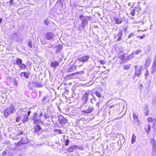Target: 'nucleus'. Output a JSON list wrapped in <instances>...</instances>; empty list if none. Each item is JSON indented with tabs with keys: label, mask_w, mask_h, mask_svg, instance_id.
Masks as SVG:
<instances>
[{
	"label": "nucleus",
	"mask_w": 156,
	"mask_h": 156,
	"mask_svg": "<svg viewBox=\"0 0 156 156\" xmlns=\"http://www.w3.org/2000/svg\"><path fill=\"white\" fill-rule=\"evenodd\" d=\"M22 134H23L22 132L21 131H18V133H17V135H22Z\"/></svg>",
	"instance_id": "obj_45"
},
{
	"label": "nucleus",
	"mask_w": 156,
	"mask_h": 156,
	"mask_svg": "<svg viewBox=\"0 0 156 156\" xmlns=\"http://www.w3.org/2000/svg\"><path fill=\"white\" fill-rule=\"evenodd\" d=\"M28 116H29V115H27V113L24 114L23 115V118L22 119V121L23 123H25V122L28 121L29 120V118Z\"/></svg>",
	"instance_id": "obj_12"
},
{
	"label": "nucleus",
	"mask_w": 156,
	"mask_h": 156,
	"mask_svg": "<svg viewBox=\"0 0 156 156\" xmlns=\"http://www.w3.org/2000/svg\"><path fill=\"white\" fill-rule=\"evenodd\" d=\"M136 136H135V135L134 134H133L132 135V140H131V143L132 144H133L136 141Z\"/></svg>",
	"instance_id": "obj_22"
},
{
	"label": "nucleus",
	"mask_w": 156,
	"mask_h": 156,
	"mask_svg": "<svg viewBox=\"0 0 156 156\" xmlns=\"http://www.w3.org/2000/svg\"><path fill=\"white\" fill-rule=\"evenodd\" d=\"M145 130H146V132L147 134H148L150 132L151 129V126L150 124L148 125L147 127H145Z\"/></svg>",
	"instance_id": "obj_21"
},
{
	"label": "nucleus",
	"mask_w": 156,
	"mask_h": 156,
	"mask_svg": "<svg viewBox=\"0 0 156 156\" xmlns=\"http://www.w3.org/2000/svg\"><path fill=\"white\" fill-rule=\"evenodd\" d=\"M94 110V108L93 107H91L90 108H88V113L91 112Z\"/></svg>",
	"instance_id": "obj_36"
},
{
	"label": "nucleus",
	"mask_w": 156,
	"mask_h": 156,
	"mask_svg": "<svg viewBox=\"0 0 156 156\" xmlns=\"http://www.w3.org/2000/svg\"><path fill=\"white\" fill-rule=\"evenodd\" d=\"M22 118V117L21 116H20L17 117L16 119V121L17 122H18L20 121V120Z\"/></svg>",
	"instance_id": "obj_39"
},
{
	"label": "nucleus",
	"mask_w": 156,
	"mask_h": 156,
	"mask_svg": "<svg viewBox=\"0 0 156 156\" xmlns=\"http://www.w3.org/2000/svg\"><path fill=\"white\" fill-rule=\"evenodd\" d=\"M112 106H112H112H111L110 107V108H111Z\"/></svg>",
	"instance_id": "obj_61"
},
{
	"label": "nucleus",
	"mask_w": 156,
	"mask_h": 156,
	"mask_svg": "<svg viewBox=\"0 0 156 156\" xmlns=\"http://www.w3.org/2000/svg\"><path fill=\"white\" fill-rule=\"evenodd\" d=\"M69 140L68 139L66 140L65 142V145L66 146H68L69 144Z\"/></svg>",
	"instance_id": "obj_43"
},
{
	"label": "nucleus",
	"mask_w": 156,
	"mask_h": 156,
	"mask_svg": "<svg viewBox=\"0 0 156 156\" xmlns=\"http://www.w3.org/2000/svg\"><path fill=\"white\" fill-rule=\"evenodd\" d=\"M138 116V115L135 113L133 114V118L134 120V123L137 125H139L140 123Z\"/></svg>",
	"instance_id": "obj_7"
},
{
	"label": "nucleus",
	"mask_w": 156,
	"mask_h": 156,
	"mask_svg": "<svg viewBox=\"0 0 156 156\" xmlns=\"http://www.w3.org/2000/svg\"><path fill=\"white\" fill-rule=\"evenodd\" d=\"M36 87H40V85H36Z\"/></svg>",
	"instance_id": "obj_57"
},
{
	"label": "nucleus",
	"mask_w": 156,
	"mask_h": 156,
	"mask_svg": "<svg viewBox=\"0 0 156 156\" xmlns=\"http://www.w3.org/2000/svg\"><path fill=\"white\" fill-rule=\"evenodd\" d=\"M34 130L35 132L38 134H40L41 132V128L39 125H36L35 127Z\"/></svg>",
	"instance_id": "obj_10"
},
{
	"label": "nucleus",
	"mask_w": 156,
	"mask_h": 156,
	"mask_svg": "<svg viewBox=\"0 0 156 156\" xmlns=\"http://www.w3.org/2000/svg\"><path fill=\"white\" fill-rule=\"evenodd\" d=\"M154 61L156 62V55H155L154 57Z\"/></svg>",
	"instance_id": "obj_52"
},
{
	"label": "nucleus",
	"mask_w": 156,
	"mask_h": 156,
	"mask_svg": "<svg viewBox=\"0 0 156 156\" xmlns=\"http://www.w3.org/2000/svg\"><path fill=\"white\" fill-rule=\"evenodd\" d=\"M115 23L117 24H119L122 23V20L121 19L118 17H115L114 18Z\"/></svg>",
	"instance_id": "obj_14"
},
{
	"label": "nucleus",
	"mask_w": 156,
	"mask_h": 156,
	"mask_svg": "<svg viewBox=\"0 0 156 156\" xmlns=\"http://www.w3.org/2000/svg\"><path fill=\"white\" fill-rule=\"evenodd\" d=\"M49 115L47 114H43V117H41L42 119H45L47 118H49Z\"/></svg>",
	"instance_id": "obj_23"
},
{
	"label": "nucleus",
	"mask_w": 156,
	"mask_h": 156,
	"mask_svg": "<svg viewBox=\"0 0 156 156\" xmlns=\"http://www.w3.org/2000/svg\"><path fill=\"white\" fill-rule=\"evenodd\" d=\"M147 48V51L148 52H149L151 50V47L150 45H148L146 46Z\"/></svg>",
	"instance_id": "obj_34"
},
{
	"label": "nucleus",
	"mask_w": 156,
	"mask_h": 156,
	"mask_svg": "<svg viewBox=\"0 0 156 156\" xmlns=\"http://www.w3.org/2000/svg\"><path fill=\"white\" fill-rule=\"evenodd\" d=\"M15 137H13V139L14 140H15Z\"/></svg>",
	"instance_id": "obj_62"
},
{
	"label": "nucleus",
	"mask_w": 156,
	"mask_h": 156,
	"mask_svg": "<svg viewBox=\"0 0 156 156\" xmlns=\"http://www.w3.org/2000/svg\"><path fill=\"white\" fill-rule=\"evenodd\" d=\"M80 73V72H77L76 73H72L71 74H69L68 75V76H73V75H75V74H79Z\"/></svg>",
	"instance_id": "obj_42"
},
{
	"label": "nucleus",
	"mask_w": 156,
	"mask_h": 156,
	"mask_svg": "<svg viewBox=\"0 0 156 156\" xmlns=\"http://www.w3.org/2000/svg\"><path fill=\"white\" fill-rule=\"evenodd\" d=\"M100 62L101 64L102 65L104 64L105 63V62L104 61V60H101L100 61Z\"/></svg>",
	"instance_id": "obj_47"
},
{
	"label": "nucleus",
	"mask_w": 156,
	"mask_h": 156,
	"mask_svg": "<svg viewBox=\"0 0 156 156\" xmlns=\"http://www.w3.org/2000/svg\"><path fill=\"white\" fill-rule=\"evenodd\" d=\"M151 143L152 146V154L153 155H156V140L152 138L151 139Z\"/></svg>",
	"instance_id": "obj_3"
},
{
	"label": "nucleus",
	"mask_w": 156,
	"mask_h": 156,
	"mask_svg": "<svg viewBox=\"0 0 156 156\" xmlns=\"http://www.w3.org/2000/svg\"><path fill=\"white\" fill-rule=\"evenodd\" d=\"M120 139L118 140V143L120 142L121 144L122 143H124L125 141V138L124 136L122 134H120L119 135Z\"/></svg>",
	"instance_id": "obj_17"
},
{
	"label": "nucleus",
	"mask_w": 156,
	"mask_h": 156,
	"mask_svg": "<svg viewBox=\"0 0 156 156\" xmlns=\"http://www.w3.org/2000/svg\"><path fill=\"white\" fill-rule=\"evenodd\" d=\"M58 121L61 124H65L66 122V119L62 115H60L58 117Z\"/></svg>",
	"instance_id": "obj_8"
},
{
	"label": "nucleus",
	"mask_w": 156,
	"mask_h": 156,
	"mask_svg": "<svg viewBox=\"0 0 156 156\" xmlns=\"http://www.w3.org/2000/svg\"><path fill=\"white\" fill-rule=\"evenodd\" d=\"M87 94L86 93H85V96L83 97L82 98V100L83 101H86V102L84 103V104H85L86 103V102H87V99L88 96H87Z\"/></svg>",
	"instance_id": "obj_28"
},
{
	"label": "nucleus",
	"mask_w": 156,
	"mask_h": 156,
	"mask_svg": "<svg viewBox=\"0 0 156 156\" xmlns=\"http://www.w3.org/2000/svg\"><path fill=\"white\" fill-rule=\"evenodd\" d=\"M134 33H131L130 34H129L128 36V38H130L131 37H133L134 36Z\"/></svg>",
	"instance_id": "obj_38"
},
{
	"label": "nucleus",
	"mask_w": 156,
	"mask_h": 156,
	"mask_svg": "<svg viewBox=\"0 0 156 156\" xmlns=\"http://www.w3.org/2000/svg\"><path fill=\"white\" fill-rule=\"evenodd\" d=\"M85 106H86V107H86V105H83L82 106V108H84V107Z\"/></svg>",
	"instance_id": "obj_59"
},
{
	"label": "nucleus",
	"mask_w": 156,
	"mask_h": 156,
	"mask_svg": "<svg viewBox=\"0 0 156 156\" xmlns=\"http://www.w3.org/2000/svg\"><path fill=\"white\" fill-rule=\"evenodd\" d=\"M66 93H68L69 92V90H65Z\"/></svg>",
	"instance_id": "obj_56"
},
{
	"label": "nucleus",
	"mask_w": 156,
	"mask_h": 156,
	"mask_svg": "<svg viewBox=\"0 0 156 156\" xmlns=\"http://www.w3.org/2000/svg\"><path fill=\"white\" fill-rule=\"evenodd\" d=\"M43 114L42 113H40L39 115L35 113L33 118L34 123L35 124L42 123L43 119H42L41 117H43Z\"/></svg>",
	"instance_id": "obj_1"
},
{
	"label": "nucleus",
	"mask_w": 156,
	"mask_h": 156,
	"mask_svg": "<svg viewBox=\"0 0 156 156\" xmlns=\"http://www.w3.org/2000/svg\"><path fill=\"white\" fill-rule=\"evenodd\" d=\"M82 16H80V18H81V17Z\"/></svg>",
	"instance_id": "obj_63"
},
{
	"label": "nucleus",
	"mask_w": 156,
	"mask_h": 156,
	"mask_svg": "<svg viewBox=\"0 0 156 156\" xmlns=\"http://www.w3.org/2000/svg\"><path fill=\"white\" fill-rule=\"evenodd\" d=\"M30 73L28 72H22L20 74V75L22 77H24L26 78H28Z\"/></svg>",
	"instance_id": "obj_11"
},
{
	"label": "nucleus",
	"mask_w": 156,
	"mask_h": 156,
	"mask_svg": "<svg viewBox=\"0 0 156 156\" xmlns=\"http://www.w3.org/2000/svg\"><path fill=\"white\" fill-rule=\"evenodd\" d=\"M44 98H43V100L44 99Z\"/></svg>",
	"instance_id": "obj_64"
},
{
	"label": "nucleus",
	"mask_w": 156,
	"mask_h": 156,
	"mask_svg": "<svg viewBox=\"0 0 156 156\" xmlns=\"http://www.w3.org/2000/svg\"><path fill=\"white\" fill-rule=\"evenodd\" d=\"M125 58V54H123L121 55L119 57L120 60H122V61H123V59Z\"/></svg>",
	"instance_id": "obj_30"
},
{
	"label": "nucleus",
	"mask_w": 156,
	"mask_h": 156,
	"mask_svg": "<svg viewBox=\"0 0 156 156\" xmlns=\"http://www.w3.org/2000/svg\"><path fill=\"white\" fill-rule=\"evenodd\" d=\"M128 5L129 6H131V7H132V8H133L134 5V4L133 2L131 3L130 2H129L128 3Z\"/></svg>",
	"instance_id": "obj_37"
},
{
	"label": "nucleus",
	"mask_w": 156,
	"mask_h": 156,
	"mask_svg": "<svg viewBox=\"0 0 156 156\" xmlns=\"http://www.w3.org/2000/svg\"><path fill=\"white\" fill-rule=\"evenodd\" d=\"M142 66H141L139 67L137 65H135L134 68L135 69V76H139L141 75V72Z\"/></svg>",
	"instance_id": "obj_4"
},
{
	"label": "nucleus",
	"mask_w": 156,
	"mask_h": 156,
	"mask_svg": "<svg viewBox=\"0 0 156 156\" xmlns=\"http://www.w3.org/2000/svg\"><path fill=\"white\" fill-rule=\"evenodd\" d=\"M27 45L30 48L32 47V43L31 41H29Z\"/></svg>",
	"instance_id": "obj_32"
},
{
	"label": "nucleus",
	"mask_w": 156,
	"mask_h": 156,
	"mask_svg": "<svg viewBox=\"0 0 156 156\" xmlns=\"http://www.w3.org/2000/svg\"><path fill=\"white\" fill-rule=\"evenodd\" d=\"M149 64H149V61L147 60L146 61V62H145V65H146V66H147V65H149Z\"/></svg>",
	"instance_id": "obj_49"
},
{
	"label": "nucleus",
	"mask_w": 156,
	"mask_h": 156,
	"mask_svg": "<svg viewBox=\"0 0 156 156\" xmlns=\"http://www.w3.org/2000/svg\"><path fill=\"white\" fill-rule=\"evenodd\" d=\"M123 29L124 31H126L127 30V28L126 27H124Z\"/></svg>",
	"instance_id": "obj_53"
},
{
	"label": "nucleus",
	"mask_w": 156,
	"mask_h": 156,
	"mask_svg": "<svg viewBox=\"0 0 156 156\" xmlns=\"http://www.w3.org/2000/svg\"><path fill=\"white\" fill-rule=\"evenodd\" d=\"M82 147H79L75 145L69 148L67 151H68L69 152H73L75 149H80Z\"/></svg>",
	"instance_id": "obj_9"
},
{
	"label": "nucleus",
	"mask_w": 156,
	"mask_h": 156,
	"mask_svg": "<svg viewBox=\"0 0 156 156\" xmlns=\"http://www.w3.org/2000/svg\"><path fill=\"white\" fill-rule=\"evenodd\" d=\"M48 20L47 19H46L44 22V24H45L46 26H47L48 25Z\"/></svg>",
	"instance_id": "obj_44"
},
{
	"label": "nucleus",
	"mask_w": 156,
	"mask_h": 156,
	"mask_svg": "<svg viewBox=\"0 0 156 156\" xmlns=\"http://www.w3.org/2000/svg\"><path fill=\"white\" fill-rule=\"evenodd\" d=\"M15 107L12 105H10L4 111V115L5 118H7L11 114H12L15 110Z\"/></svg>",
	"instance_id": "obj_2"
},
{
	"label": "nucleus",
	"mask_w": 156,
	"mask_h": 156,
	"mask_svg": "<svg viewBox=\"0 0 156 156\" xmlns=\"http://www.w3.org/2000/svg\"><path fill=\"white\" fill-rule=\"evenodd\" d=\"M88 59V56L86 55L78 58V60L83 62H86Z\"/></svg>",
	"instance_id": "obj_15"
},
{
	"label": "nucleus",
	"mask_w": 156,
	"mask_h": 156,
	"mask_svg": "<svg viewBox=\"0 0 156 156\" xmlns=\"http://www.w3.org/2000/svg\"><path fill=\"white\" fill-rule=\"evenodd\" d=\"M130 65L129 64L128 65H125L124 66L123 68L125 69H129L130 67Z\"/></svg>",
	"instance_id": "obj_31"
},
{
	"label": "nucleus",
	"mask_w": 156,
	"mask_h": 156,
	"mask_svg": "<svg viewBox=\"0 0 156 156\" xmlns=\"http://www.w3.org/2000/svg\"><path fill=\"white\" fill-rule=\"evenodd\" d=\"M15 85L17 86V83H15Z\"/></svg>",
	"instance_id": "obj_60"
},
{
	"label": "nucleus",
	"mask_w": 156,
	"mask_h": 156,
	"mask_svg": "<svg viewBox=\"0 0 156 156\" xmlns=\"http://www.w3.org/2000/svg\"><path fill=\"white\" fill-rule=\"evenodd\" d=\"M59 65V62L56 61H54L51 62L50 63L51 66L54 68L58 66Z\"/></svg>",
	"instance_id": "obj_13"
},
{
	"label": "nucleus",
	"mask_w": 156,
	"mask_h": 156,
	"mask_svg": "<svg viewBox=\"0 0 156 156\" xmlns=\"http://www.w3.org/2000/svg\"><path fill=\"white\" fill-rule=\"evenodd\" d=\"M87 21L86 20H84L82 21V27H84L87 24Z\"/></svg>",
	"instance_id": "obj_29"
},
{
	"label": "nucleus",
	"mask_w": 156,
	"mask_h": 156,
	"mask_svg": "<svg viewBox=\"0 0 156 156\" xmlns=\"http://www.w3.org/2000/svg\"><path fill=\"white\" fill-rule=\"evenodd\" d=\"M144 114L146 116L148 115L149 112L148 108L147 105H145V108L144 109Z\"/></svg>",
	"instance_id": "obj_18"
},
{
	"label": "nucleus",
	"mask_w": 156,
	"mask_h": 156,
	"mask_svg": "<svg viewBox=\"0 0 156 156\" xmlns=\"http://www.w3.org/2000/svg\"><path fill=\"white\" fill-rule=\"evenodd\" d=\"M141 51L140 49H138L136 51H135L133 52V54L134 55H138L140 53H141Z\"/></svg>",
	"instance_id": "obj_24"
},
{
	"label": "nucleus",
	"mask_w": 156,
	"mask_h": 156,
	"mask_svg": "<svg viewBox=\"0 0 156 156\" xmlns=\"http://www.w3.org/2000/svg\"><path fill=\"white\" fill-rule=\"evenodd\" d=\"M148 70H147V72H146L145 74V77H147L148 76V74H149V73L148 72Z\"/></svg>",
	"instance_id": "obj_46"
},
{
	"label": "nucleus",
	"mask_w": 156,
	"mask_h": 156,
	"mask_svg": "<svg viewBox=\"0 0 156 156\" xmlns=\"http://www.w3.org/2000/svg\"><path fill=\"white\" fill-rule=\"evenodd\" d=\"M27 67V66L26 65L23 64H21L20 66V68H21L22 69L24 70Z\"/></svg>",
	"instance_id": "obj_27"
},
{
	"label": "nucleus",
	"mask_w": 156,
	"mask_h": 156,
	"mask_svg": "<svg viewBox=\"0 0 156 156\" xmlns=\"http://www.w3.org/2000/svg\"><path fill=\"white\" fill-rule=\"evenodd\" d=\"M76 69V67L74 65H71L69 66L68 71L69 72H72L74 71Z\"/></svg>",
	"instance_id": "obj_16"
},
{
	"label": "nucleus",
	"mask_w": 156,
	"mask_h": 156,
	"mask_svg": "<svg viewBox=\"0 0 156 156\" xmlns=\"http://www.w3.org/2000/svg\"><path fill=\"white\" fill-rule=\"evenodd\" d=\"M117 83L118 85H121L122 84V81L121 80H118L117 81Z\"/></svg>",
	"instance_id": "obj_41"
},
{
	"label": "nucleus",
	"mask_w": 156,
	"mask_h": 156,
	"mask_svg": "<svg viewBox=\"0 0 156 156\" xmlns=\"http://www.w3.org/2000/svg\"><path fill=\"white\" fill-rule=\"evenodd\" d=\"M6 154H7V151H5V150H4L3 151V152L2 155H5Z\"/></svg>",
	"instance_id": "obj_48"
},
{
	"label": "nucleus",
	"mask_w": 156,
	"mask_h": 156,
	"mask_svg": "<svg viewBox=\"0 0 156 156\" xmlns=\"http://www.w3.org/2000/svg\"><path fill=\"white\" fill-rule=\"evenodd\" d=\"M144 36H141L140 37V39H142L144 38Z\"/></svg>",
	"instance_id": "obj_54"
},
{
	"label": "nucleus",
	"mask_w": 156,
	"mask_h": 156,
	"mask_svg": "<svg viewBox=\"0 0 156 156\" xmlns=\"http://www.w3.org/2000/svg\"><path fill=\"white\" fill-rule=\"evenodd\" d=\"M153 120H154V119L151 118L149 117L147 119V121L149 122H153Z\"/></svg>",
	"instance_id": "obj_40"
},
{
	"label": "nucleus",
	"mask_w": 156,
	"mask_h": 156,
	"mask_svg": "<svg viewBox=\"0 0 156 156\" xmlns=\"http://www.w3.org/2000/svg\"><path fill=\"white\" fill-rule=\"evenodd\" d=\"M54 37L53 33L51 32H48L45 35V38L48 40L52 39Z\"/></svg>",
	"instance_id": "obj_6"
},
{
	"label": "nucleus",
	"mask_w": 156,
	"mask_h": 156,
	"mask_svg": "<svg viewBox=\"0 0 156 156\" xmlns=\"http://www.w3.org/2000/svg\"><path fill=\"white\" fill-rule=\"evenodd\" d=\"M122 35V30H121L119 31V33L117 35V36L118 37V39L117 40L118 41H120L121 39V36Z\"/></svg>",
	"instance_id": "obj_19"
},
{
	"label": "nucleus",
	"mask_w": 156,
	"mask_h": 156,
	"mask_svg": "<svg viewBox=\"0 0 156 156\" xmlns=\"http://www.w3.org/2000/svg\"><path fill=\"white\" fill-rule=\"evenodd\" d=\"M88 20H90L91 19V17H90L89 16H88Z\"/></svg>",
	"instance_id": "obj_58"
},
{
	"label": "nucleus",
	"mask_w": 156,
	"mask_h": 156,
	"mask_svg": "<svg viewBox=\"0 0 156 156\" xmlns=\"http://www.w3.org/2000/svg\"><path fill=\"white\" fill-rule=\"evenodd\" d=\"M153 66H156V62L154 61V62L152 65Z\"/></svg>",
	"instance_id": "obj_51"
},
{
	"label": "nucleus",
	"mask_w": 156,
	"mask_h": 156,
	"mask_svg": "<svg viewBox=\"0 0 156 156\" xmlns=\"http://www.w3.org/2000/svg\"><path fill=\"white\" fill-rule=\"evenodd\" d=\"M56 47L57 48V49L56 50V52L57 53H58L62 49V45H59L56 46Z\"/></svg>",
	"instance_id": "obj_20"
},
{
	"label": "nucleus",
	"mask_w": 156,
	"mask_h": 156,
	"mask_svg": "<svg viewBox=\"0 0 156 156\" xmlns=\"http://www.w3.org/2000/svg\"><path fill=\"white\" fill-rule=\"evenodd\" d=\"M13 2V1L12 0H10V4H11Z\"/></svg>",
	"instance_id": "obj_55"
},
{
	"label": "nucleus",
	"mask_w": 156,
	"mask_h": 156,
	"mask_svg": "<svg viewBox=\"0 0 156 156\" xmlns=\"http://www.w3.org/2000/svg\"><path fill=\"white\" fill-rule=\"evenodd\" d=\"M22 61L20 58L17 59L16 61V63L17 65L20 66L22 63Z\"/></svg>",
	"instance_id": "obj_25"
},
{
	"label": "nucleus",
	"mask_w": 156,
	"mask_h": 156,
	"mask_svg": "<svg viewBox=\"0 0 156 156\" xmlns=\"http://www.w3.org/2000/svg\"><path fill=\"white\" fill-rule=\"evenodd\" d=\"M132 7H130L129 9L130 11H131L130 12L131 15L133 16L135 15V11L136 10H137V12H138L139 10H140V8L137 7H135L133 9H132Z\"/></svg>",
	"instance_id": "obj_5"
},
{
	"label": "nucleus",
	"mask_w": 156,
	"mask_h": 156,
	"mask_svg": "<svg viewBox=\"0 0 156 156\" xmlns=\"http://www.w3.org/2000/svg\"><path fill=\"white\" fill-rule=\"evenodd\" d=\"M82 112H86V113H88L87 109V108L85 110H82Z\"/></svg>",
	"instance_id": "obj_50"
},
{
	"label": "nucleus",
	"mask_w": 156,
	"mask_h": 156,
	"mask_svg": "<svg viewBox=\"0 0 156 156\" xmlns=\"http://www.w3.org/2000/svg\"><path fill=\"white\" fill-rule=\"evenodd\" d=\"M133 52H132L131 54H130L129 55H128L127 56V57L128 58V59H129L130 58H132L134 57L133 56Z\"/></svg>",
	"instance_id": "obj_35"
},
{
	"label": "nucleus",
	"mask_w": 156,
	"mask_h": 156,
	"mask_svg": "<svg viewBox=\"0 0 156 156\" xmlns=\"http://www.w3.org/2000/svg\"><path fill=\"white\" fill-rule=\"evenodd\" d=\"M156 70V66H152L151 72L152 74H154Z\"/></svg>",
	"instance_id": "obj_26"
},
{
	"label": "nucleus",
	"mask_w": 156,
	"mask_h": 156,
	"mask_svg": "<svg viewBox=\"0 0 156 156\" xmlns=\"http://www.w3.org/2000/svg\"><path fill=\"white\" fill-rule=\"evenodd\" d=\"M95 94V95L98 98H100L101 96V94H100L99 92L98 91H96Z\"/></svg>",
	"instance_id": "obj_33"
}]
</instances>
